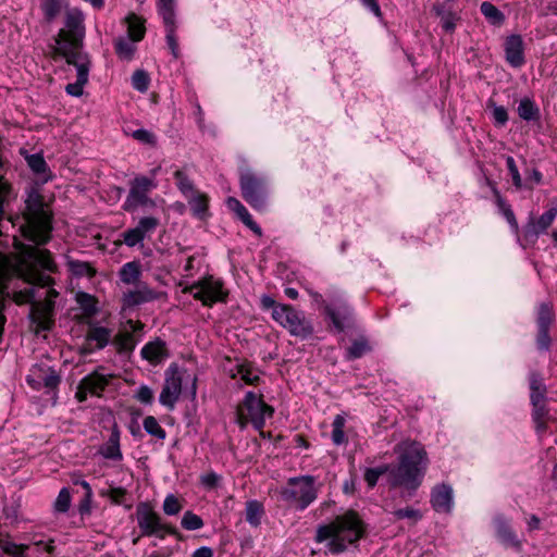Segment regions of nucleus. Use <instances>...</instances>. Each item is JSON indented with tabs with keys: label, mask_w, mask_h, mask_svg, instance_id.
<instances>
[{
	"label": "nucleus",
	"mask_w": 557,
	"mask_h": 557,
	"mask_svg": "<svg viewBox=\"0 0 557 557\" xmlns=\"http://www.w3.org/2000/svg\"><path fill=\"white\" fill-rule=\"evenodd\" d=\"M399 462L389 466L387 482L392 487H403L409 496L419 488L425 475L429 457L424 446L418 442H408L398 446Z\"/></svg>",
	"instance_id": "1"
},
{
	"label": "nucleus",
	"mask_w": 557,
	"mask_h": 557,
	"mask_svg": "<svg viewBox=\"0 0 557 557\" xmlns=\"http://www.w3.org/2000/svg\"><path fill=\"white\" fill-rule=\"evenodd\" d=\"M367 528L359 515L348 510L336 516L326 524L317 528L314 541L326 544L327 550L333 555L346 552L348 545H356L359 540L366 536Z\"/></svg>",
	"instance_id": "2"
},
{
	"label": "nucleus",
	"mask_w": 557,
	"mask_h": 557,
	"mask_svg": "<svg viewBox=\"0 0 557 557\" xmlns=\"http://www.w3.org/2000/svg\"><path fill=\"white\" fill-rule=\"evenodd\" d=\"M260 301L262 309L271 310L272 319L286 329L290 335L306 339L313 334L314 329L311 321L290 305L277 304L268 295H263Z\"/></svg>",
	"instance_id": "3"
},
{
	"label": "nucleus",
	"mask_w": 557,
	"mask_h": 557,
	"mask_svg": "<svg viewBox=\"0 0 557 557\" xmlns=\"http://www.w3.org/2000/svg\"><path fill=\"white\" fill-rule=\"evenodd\" d=\"M26 210L27 227L24 233L25 237L36 245L48 243L52 230L51 221L39 195L28 197Z\"/></svg>",
	"instance_id": "4"
},
{
	"label": "nucleus",
	"mask_w": 557,
	"mask_h": 557,
	"mask_svg": "<svg viewBox=\"0 0 557 557\" xmlns=\"http://www.w3.org/2000/svg\"><path fill=\"white\" fill-rule=\"evenodd\" d=\"M83 14L77 10L67 11L65 17V29H61L58 35L57 53L69 58L70 54H85L82 51L85 27L83 25Z\"/></svg>",
	"instance_id": "5"
},
{
	"label": "nucleus",
	"mask_w": 557,
	"mask_h": 557,
	"mask_svg": "<svg viewBox=\"0 0 557 557\" xmlns=\"http://www.w3.org/2000/svg\"><path fill=\"white\" fill-rule=\"evenodd\" d=\"M136 520L140 529L141 536H156L164 540L165 535H173L182 541L183 535L176 527L163 521L161 516L156 512L148 503H139L136 507Z\"/></svg>",
	"instance_id": "6"
},
{
	"label": "nucleus",
	"mask_w": 557,
	"mask_h": 557,
	"mask_svg": "<svg viewBox=\"0 0 557 557\" xmlns=\"http://www.w3.org/2000/svg\"><path fill=\"white\" fill-rule=\"evenodd\" d=\"M239 187L242 197L251 208L265 210L269 196L265 176L251 169H243L239 173Z\"/></svg>",
	"instance_id": "7"
},
{
	"label": "nucleus",
	"mask_w": 557,
	"mask_h": 557,
	"mask_svg": "<svg viewBox=\"0 0 557 557\" xmlns=\"http://www.w3.org/2000/svg\"><path fill=\"white\" fill-rule=\"evenodd\" d=\"M273 412V408L263 401L262 396L247 392L242 405L237 407L236 420L242 429L251 423L256 430H261L265 424V418L272 417Z\"/></svg>",
	"instance_id": "8"
},
{
	"label": "nucleus",
	"mask_w": 557,
	"mask_h": 557,
	"mask_svg": "<svg viewBox=\"0 0 557 557\" xmlns=\"http://www.w3.org/2000/svg\"><path fill=\"white\" fill-rule=\"evenodd\" d=\"M314 483L315 479L312 475L290 478L287 487L281 492L283 500L295 505L298 510H305L317 499L318 491Z\"/></svg>",
	"instance_id": "9"
},
{
	"label": "nucleus",
	"mask_w": 557,
	"mask_h": 557,
	"mask_svg": "<svg viewBox=\"0 0 557 557\" xmlns=\"http://www.w3.org/2000/svg\"><path fill=\"white\" fill-rule=\"evenodd\" d=\"M195 299L200 300L205 306H212L214 302H225L228 293L223 287V282L212 276L194 283L189 287Z\"/></svg>",
	"instance_id": "10"
},
{
	"label": "nucleus",
	"mask_w": 557,
	"mask_h": 557,
	"mask_svg": "<svg viewBox=\"0 0 557 557\" xmlns=\"http://www.w3.org/2000/svg\"><path fill=\"white\" fill-rule=\"evenodd\" d=\"M153 186L152 181L145 176L134 178L128 196L123 205L124 210L133 212L139 207H154V201L148 197V193Z\"/></svg>",
	"instance_id": "11"
},
{
	"label": "nucleus",
	"mask_w": 557,
	"mask_h": 557,
	"mask_svg": "<svg viewBox=\"0 0 557 557\" xmlns=\"http://www.w3.org/2000/svg\"><path fill=\"white\" fill-rule=\"evenodd\" d=\"M112 377V375H104L98 371L89 373L79 381L75 393L76 399L83 403L88 395L101 397Z\"/></svg>",
	"instance_id": "12"
},
{
	"label": "nucleus",
	"mask_w": 557,
	"mask_h": 557,
	"mask_svg": "<svg viewBox=\"0 0 557 557\" xmlns=\"http://www.w3.org/2000/svg\"><path fill=\"white\" fill-rule=\"evenodd\" d=\"M182 382L183 379L180 374L178 367L176 364H171L165 371V380L159 397V400L163 406L170 409L174 408L182 392Z\"/></svg>",
	"instance_id": "13"
},
{
	"label": "nucleus",
	"mask_w": 557,
	"mask_h": 557,
	"mask_svg": "<svg viewBox=\"0 0 557 557\" xmlns=\"http://www.w3.org/2000/svg\"><path fill=\"white\" fill-rule=\"evenodd\" d=\"M67 64H71L77 70V79L75 83L67 84L65 90L69 95L79 97L83 95V88L88 82V73L90 67V60L87 54H70L65 58Z\"/></svg>",
	"instance_id": "14"
},
{
	"label": "nucleus",
	"mask_w": 557,
	"mask_h": 557,
	"mask_svg": "<svg viewBox=\"0 0 557 557\" xmlns=\"http://www.w3.org/2000/svg\"><path fill=\"white\" fill-rule=\"evenodd\" d=\"M159 13L162 16L165 30H166V42L175 59L180 55L178 44L175 35V11L174 0H159Z\"/></svg>",
	"instance_id": "15"
},
{
	"label": "nucleus",
	"mask_w": 557,
	"mask_h": 557,
	"mask_svg": "<svg viewBox=\"0 0 557 557\" xmlns=\"http://www.w3.org/2000/svg\"><path fill=\"white\" fill-rule=\"evenodd\" d=\"M557 216V206L549 208L537 220L530 216L523 227V238L527 243L534 244L540 234L545 233Z\"/></svg>",
	"instance_id": "16"
},
{
	"label": "nucleus",
	"mask_w": 557,
	"mask_h": 557,
	"mask_svg": "<svg viewBox=\"0 0 557 557\" xmlns=\"http://www.w3.org/2000/svg\"><path fill=\"white\" fill-rule=\"evenodd\" d=\"M54 301H35L32 304L30 320L36 325V332L49 331L53 325Z\"/></svg>",
	"instance_id": "17"
},
{
	"label": "nucleus",
	"mask_w": 557,
	"mask_h": 557,
	"mask_svg": "<svg viewBox=\"0 0 557 557\" xmlns=\"http://www.w3.org/2000/svg\"><path fill=\"white\" fill-rule=\"evenodd\" d=\"M112 338V331L104 326L90 324L83 346L85 354H91L95 350L103 349Z\"/></svg>",
	"instance_id": "18"
},
{
	"label": "nucleus",
	"mask_w": 557,
	"mask_h": 557,
	"mask_svg": "<svg viewBox=\"0 0 557 557\" xmlns=\"http://www.w3.org/2000/svg\"><path fill=\"white\" fill-rule=\"evenodd\" d=\"M324 309L337 331L342 332L348 326L351 318V308L346 301L335 297L331 304L325 305Z\"/></svg>",
	"instance_id": "19"
},
{
	"label": "nucleus",
	"mask_w": 557,
	"mask_h": 557,
	"mask_svg": "<svg viewBox=\"0 0 557 557\" xmlns=\"http://www.w3.org/2000/svg\"><path fill=\"white\" fill-rule=\"evenodd\" d=\"M506 61L512 67H521L524 60V46L520 35H510L506 38L504 44Z\"/></svg>",
	"instance_id": "20"
},
{
	"label": "nucleus",
	"mask_w": 557,
	"mask_h": 557,
	"mask_svg": "<svg viewBox=\"0 0 557 557\" xmlns=\"http://www.w3.org/2000/svg\"><path fill=\"white\" fill-rule=\"evenodd\" d=\"M431 504L437 512H449L453 506V490L447 484H440L433 487Z\"/></svg>",
	"instance_id": "21"
},
{
	"label": "nucleus",
	"mask_w": 557,
	"mask_h": 557,
	"mask_svg": "<svg viewBox=\"0 0 557 557\" xmlns=\"http://www.w3.org/2000/svg\"><path fill=\"white\" fill-rule=\"evenodd\" d=\"M141 357L152 364H158L169 357L166 344L160 338L147 343L141 348Z\"/></svg>",
	"instance_id": "22"
},
{
	"label": "nucleus",
	"mask_w": 557,
	"mask_h": 557,
	"mask_svg": "<svg viewBox=\"0 0 557 557\" xmlns=\"http://www.w3.org/2000/svg\"><path fill=\"white\" fill-rule=\"evenodd\" d=\"M34 375L37 379L28 376L27 382L35 388H38L41 384L48 388H55L60 383V376L52 368L37 367L34 371Z\"/></svg>",
	"instance_id": "23"
},
{
	"label": "nucleus",
	"mask_w": 557,
	"mask_h": 557,
	"mask_svg": "<svg viewBox=\"0 0 557 557\" xmlns=\"http://www.w3.org/2000/svg\"><path fill=\"white\" fill-rule=\"evenodd\" d=\"M159 298V293L149 288L146 285L138 287L136 290H131L124 294L123 304L126 307H135L145 302L152 301Z\"/></svg>",
	"instance_id": "24"
},
{
	"label": "nucleus",
	"mask_w": 557,
	"mask_h": 557,
	"mask_svg": "<svg viewBox=\"0 0 557 557\" xmlns=\"http://www.w3.org/2000/svg\"><path fill=\"white\" fill-rule=\"evenodd\" d=\"M99 453L111 460H121L123 458L120 448V430L116 423L113 424L108 441L100 447Z\"/></svg>",
	"instance_id": "25"
},
{
	"label": "nucleus",
	"mask_w": 557,
	"mask_h": 557,
	"mask_svg": "<svg viewBox=\"0 0 557 557\" xmlns=\"http://www.w3.org/2000/svg\"><path fill=\"white\" fill-rule=\"evenodd\" d=\"M495 528L497 536L502 541V543H504L506 546H511L518 550L521 549V542L517 539L508 521L503 516H498L495 518Z\"/></svg>",
	"instance_id": "26"
},
{
	"label": "nucleus",
	"mask_w": 557,
	"mask_h": 557,
	"mask_svg": "<svg viewBox=\"0 0 557 557\" xmlns=\"http://www.w3.org/2000/svg\"><path fill=\"white\" fill-rule=\"evenodd\" d=\"M488 182V185L492 187V190H493V194H494V197H495V201H496V205L499 209V211L503 213V215L505 216V219L507 220L508 224L512 227V230L518 233L519 231V224H518V221L516 219V215L510 207V205H508L506 202V200L502 197L499 190L496 188V186L490 182Z\"/></svg>",
	"instance_id": "27"
},
{
	"label": "nucleus",
	"mask_w": 557,
	"mask_h": 557,
	"mask_svg": "<svg viewBox=\"0 0 557 557\" xmlns=\"http://www.w3.org/2000/svg\"><path fill=\"white\" fill-rule=\"evenodd\" d=\"M27 255L29 258L34 259L42 269L49 272H57L58 267L53 261L49 250L30 247Z\"/></svg>",
	"instance_id": "28"
},
{
	"label": "nucleus",
	"mask_w": 557,
	"mask_h": 557,
	"mask_svg": "<svg viewBox=\"0 0 557 557\" xmlns=\"http://www.w3.org/2000/svg\"><path fill=\"white\" fill-rule=\"evenodd\" d=\"M530 383V400H546V386L544 384L543 376L536 371H532L529 375Z\"/></svg>",
	"instance_id": "29"
},
{
	"label": "nucleus",
	"mask_w": 557,
	"mask_h": 557,
	"mask_svg": "<svg viewBox=\"0 0 557 557\" xmlns=\"http://www.w3.org/2000/svg\"><path fill=\"white\" fill-rule=\"evenodd\" d=\"M518 114L524 121H539L541 117L540 109L530 98H523L518 106Z\"/></svg>",
	"instance_id": "30"
},
{
	"label": "nucleus",
	"mask_w": 557,
	"mask_h": 557,
	"mask_svg": "<svg viewBox=\"0 0 557 557\" xmlns=\"http://www.w3.org/2000/svg\"><path fill=\"white\" fill-rule=\"evenodd\" d=\"M186 198L188 199V205L193 214L199 219H203L208 211L209 199L207 195L197 190L194 195H189V197Z\"/></svg>",
	"instance_id": "31"
},
{
	"label": "nucleus",
	"mask_w": 557,
	"mask_h": 557,
	"mask_svg": "<svg viewBox=\"0 0 557 557\" xmlns=\"http://www.w3.org/2000/svg\"><path fill=\"white\" fill-rule=\"evenodd\" d=\"M127 33L132 41H140L145 36L144 21L136 14L132 13L126 18Z\"/></svg>",
	"instance_id": "32"
},
{
	"label": "nucleus",
	"mask_w": 557,
	"mask_h": 557,
	"mask_svg": "<svg viewBox=\"0 0 557 557\" xmlns=\"http://www.w3.org/2000/svg\"><path fill=\"white\" fill-rule=\"evenodd\" d=\"M545 401L546 400L531 401V404L533 406L532 417L536 424V429L540 432H543L544 430H546V421L549 417V411L546 407Z\"/></svg>",
	"instance_id": "33"
},
{
	"label": "nucleus",
	"mask_w": 557,
	"mask_h": 557,
	"mask_svg": "<svg viewBox=\"0 0 557 557\" xmlns=\"http://www.w3.org/2000/svg\"><path fill=\"white\" fill-rule=\"evenodd\" d=\"M141 275L140 265L136 261L125 263L120 272V280L125 284H135L139 281Z\"/></svg>",
	"instance_id": "34"
},
{
	"label": "nucleus",
	"mask_w": 557,
	"mask_h": 557,
	"mask_svg": "<svg viewBox=\"0 0 557 557\" xmlns=\"http://www.w3.org/2000/svg\"><path fill=\"white\" fill-rule=\"evenodd\" d=\"M555 313L553 306L548 302H542L537 309L536 324L537 329H549L554 323Z\"/></svg>",
	"instance_id": "35"
},
{
	"label": "nucleus",
	"mask_w": 557,
	"mask_h": 557,
	"mask_svg": "<svg viewBox=\"0 0 557 557\" xmlns=\"http://www.w3.org/2000/svg\"><path fill=\"white\" fill-rule=\"evenodd\" d=\"M264 513L263 506L258 500H249L246 504V521L257 528L261 523Z\"/></svg>",
	"instance_id": "36"
},
{
	"label": "nucleus",
	"mask_w": 557,
	"mask_h": 557,
	"mask_svg": "<svg viewBox=\"0 0 557 557\" xmlns=\"http://www.w3.org/2000/svg\"><path fill=\"white\" fill-rule=\"evenodd\" d=\"M112 344L119 354H128L135 348V339L131 332L119 333L114 336Z\"/></svg>",
	"instance_id": "37"
},
{
	"label": "nucleus",
	"mask_w": 557,
	"mask_h": 557,
	"mask_svg": "<svg viewBox=\"0 0 557 557\" xmlns=\"http://www.w3.org/2000/svg\"><path fill=\"white\" fill-rule=\"evenodd\" d=\"M67 267L71 273L76 277H94L96 275V269L86 261L70 259L67 261Z\"/></svg>",
	"instance_id": "38"
},
{
	"label": "nucleus",
	"mask_w": 557,
	"mask_h": 557,
	"mask_svg": "<svg viewBox=\"0 0 557 557\" xmlns=\"http://www.w3.org/2000/svg\"><path fill=\"white\" fill-rule=\"evenodd\" d=\"M481 13L493 25L499 26L505 21V15L498 8L488 1H484L480 7Z\"/></svg>",
	"instance_id": "39"
},
{
	"label": "nucleus",
	"mask_w": 557,
	"mask_h": 557,
	"mask_svg": "<svg viewBox=\"0 0 557 557\" xmlns=\"http://www.w3.org/2000/svg\"><path fill=\"white\" fill-rule=\"evenodd\" d=\"M75 299L87 317H91L97 313V299L92 295L85 292H78Z\"/></svg>",
	"instance_id": "40"
},
{
	"label": "nucleus",
	"mask_w": 557,
	"mask_h": 557,
	"mask_svg": "<svg viewBox=\"0 0 557 557\" xmlns=\"http://www.w3.org/2000/svg\"><path fill=\"white\" fill-rule=\"evenodd\" d=\"M184 507L183 500L174 494L165 496L162 510L166 516H177Z\"/></svg>",
	"instance_id": "41"
},
{
	"label": "nucleus",
	"mask_w": 557,
	"mask_h": 557,
	"mask_svg": "<svg viewBox=\"0 0 557 557\" xmlns=\"http://www.w3.org/2000/svg\"><path fill=\"white\" fill-rule=\"evenodd\" d=\"M181 525L187 531H196L201 529L205 525V522L200 516L196 515L191 510H187L182 517Z\"/></svg>",
	"instance_id": "42"
},
{
	"label": "nucleus",
	"mask_w": 557,
	"mask_h": 557,
	"mask_svg": "<svg viewBox=\"0 0 557 557\" xmlns=\"http://www.w3.org/2000/svg\"><path fill=\"white\" fill-rule=\"evenodd\" d=\"M115 52L123 60H131L135 52V46L131 39L119 37L115 40Z\"/></svg>",
	"instance_id": "43"
},
{
	"label": "nucleus",
	"mask_w": 557,
	"mask_h": 557,
	"mask_svg": "<svg viewBox=\"0 0 557 557\" xmlns=\"http://www.w3.org/2000/svg\"><path fill=\"white\" fill-rule=\"evenodd\" d=\"M174 178L176 181L178 189L185 197H189V195H194L195 191H197L194 187L191 180H189L185 172L181 170L175 171Z\"/></svg>",
	"instance_id": "44"
},
{
	"label": "nucleus",
	"mask_w": 557,
	"mask_h": 557,
	"mask_svg": "<svg viewBox=\"0 0 557 557\" xmlns=\"http://www.w3.org/2000/svg\"><path fill=\"white\" fill-rule=\"evenodd\" d=\"M145 431L150 434L151 436H154L158 440H164L166 436V433L164 429L159 424L157 419L152 416H148L144 419L143 422Z\"/></svg>",
	"instance_id": "45"
},
{
	"label": "nucleus",
	"mask_w": 557,
	"mask_h": 557,
	"mask_svg": "<svg viewBox=\"0 0 557 557\" xmlns=\"http://www.w3.org/2000/svg\"><path fill=\"white\" fill-rule=\"evenodd\" d=\"M389 475V465H383L376 468H368L364 472V481L369 487H374L381 475Z\"/></svg>",
	"instance_id": "46"
},
{
	"label": "nucleus",
	"mask_w": 557,
	"mask_h": 557,
	"mask_svg": "<svg viewBox=\"0 0 557 557\" xmlns=\"http://www.w3.org/2000/svg\"><path fill=\"white\" fill-rule=\"evenodd\" d=\"M345 418L341 414H337L332 423V441L335 445H341L346 441L344 428H345Z\"/></svg>",
	"instance_id": "47"
},
{
	"label": "nucleus",
	"mask_w": 557,
	"mask_h": 557,
	"mask_svg": "<svg viewBox=\"0 0 557 557\" xmlns=\"http://www.w3.org/2000/svg\"><path fill=\"white\" fill-rule=\"evenodd\" d=\"M434 11L436 15L441 17L442 27L447 32H453L455 29V21L456 16L453 12L447 11L442 5H435Z\"/></svg>",
	"instance_id": "48"
},
{
	"label": "nucleus",
	"mask_w": 557,
	"mask_h": 557,
	"mask_svg": "<svg viewBox=\"0 0 557 557\" xmlns=\"http://www.w3.org/2000/svg\"><path fill=\"white\" fill-rule=\"evenodd\" d=\"M160 224V220L156 216H145L138 221L136 228L139 230L141 235L146 237L147 235L153 233Z\"/></svg>",
	"instance_id": "49"
},
{
	"label": "nucleus",
	"mask_w": 557,
	"mask_h": 557,
	"mask_svg": "<svg viewBox=\"0 0 557 557\" xmlns=\"http://www.w3.org/2000/svg\"><path fill=\"white\" fill-rule=\"evenodd\" d=\"M149 75L144 70L135 71L132 76L133 87L140 92L147 91L149 87Z\"/></svg>",
	"instance_id": "50"
},
{
	"label": "nucleus",
	"mask_w": 557,
	"mask_h": 557,
	"mask_svg": "<svg viewBox=\"0 0 557 557\" xmlns=\"http://www.w3.org/2000/svg\"><path fill=\"white\" fill-rule=\"evenodd\" d=\"M370 350L368 342L363 338L354 341L351 346L347 349L349 359H357L362 357L367 351Z\"/></svg>",
	"instance_id": "51"
},
{
	"label": "nucleus",
	"mask_w": 557,
	"mask_h": 557,
	"mask_svg": "<svg viewBox=\"0 0 557 557\" xmlns=\"http://www.w3.org/2000/svg\"><path fill=\"white\" fill-rule=\"evenodd\" d=\"M392 513L397 520L409 519L413 523L422 519L421 511L411 507L396 509Z\"/></svg>",
	"instance_id": "52"
},
{
	"label": "nucleus",
	"mask_w": 557,
	"mask_h": 557,
	"mask_svg": "<svg viewBox=\"0 0 557 557\" xmlns=\"http://www.w3.org/2000/svg\"><path fill=\"white\" fill-rule=\"evenodd\" d=\"M41 8L46 20L51 22L60 13L61 3L60 0H42Z\"/></svg>",
	"instance_id": "53"
},
{
	"label": "nucleus",
	"mask_w": 557,
	"mask_h": 557,
	"mask_svg": "<svg viewBox=\"0 0 557 557\" xmlns=\"http://www.w3.org/2000/svg\"><path fill=\"white\" fill-rule=\"evenodd\" d=\"M70 506H71L70 491H69V488L63 487L60 491V493L54 502V509L58 512H66L70 509Z\"/></svg>",
	"instance_id": "54"
},
{
	"label": "nucleus",
	"mask_w": 557,
	"mask_h": 557,
	"mask_svg": "<svg viewBox=\"0 0 557 557\" xmlns=\"http://www.w3.org/2000/svg\"><path fill=\"white\" fill-rule=\"evenodd\" d=\"M237 218L250 230L252 231L257 236H262V230L261 227L252 220L249 211L247 208L242 210L238 214H236Z\"/></svg>",
	"instance_id": "55"
},
{
	"label": "nucleus",
	"mask_w": 557,
	"mask_h": 557,
	"mask_svg": "<svg viewBox=\"0 0 557 557\" xmlns=\"http://www.w3.org/2000/svg\"><path fill=\"white\" fill-rule=\"evenodd\" d=\"M488 107L493 109L492 115L496 125L503 126L508 121L507 110L502 106H496L492 100L488 101Z\"/></svg>",
	"instance_id": "56"
},
{
	"label": "nucleus",
	"mask_w": 557,
	"mask_h": 557,
	"mask_svg": "<svg viewBox=\"0 0 557 557\" xmlns=\"http://www.w3.org/2000/svg\"><path fill=\"white\" fill-rule=\"evenodd\" d=\"M82 487L85 490V496L79 503L78 511L82 516H84V515H88L90 512L92 490H91L89 483H82Z\"/></svg>",
	"instance_id": "57"
},
{
	"label": "nucleus",
	"mask_w": 557,
	"mask_h": 557,
	"mask_svg": "<svg viewBox=\"0 0 557 557\" xmlns=\"http://www.w3.org/2000/svg\"><path fill=\"white\" fill-rule=\"evenodd\" d=\"M507 169L511 175L513 185L520 189L522 187V178L517 168L516 161L511 156L506 157Z\"/></svg>",
	"instance_id": "58"
},
{
	"label": "nucleus",
	"mask_w": 557,
	"mask_h": 557,
	"mask_svg": "<svg viewBox=\"0 0 557 557\" xmlns=\"http://www.w3.org/2000/svg\"><path fill=\"white\" fill-rule=\"evenodd\" d=\"M123 240L124 243L128 246V247H134L136 246L137 244H139L140 242L144 240V236L141 235V233L139 232V230L136 228V226L134 228H129L127 231H125L123 234Z\"/></svg>",
	"instance_id": "59"
},
{
	"label": "nucleus",
	"mask_w": 557,
	"mask_h": 557,
	"mask_svg": "<svg viewBox=\"0 0 557 557\" xmlns=\"http://www.w3.org/2000/svg\"><path fill=\"white\" fill-rule=\"evenodd\" d=\"M549 329H537L536 346L539 350L547 351L550 348L552 339Z\"/></svg>",
	"instance_id": "60"
},
{
	"label": "nucleus",
	"mask_w": 557,
	"mask_h": 557,
	"mask_svg": "<svg viewBox=\"0 0 557 557\" xmlns=\"http://www.w3.org/2000/svg\"><path fill=\"white\" fill-rule=\"evenodd\" d=\"M27 163H28L29 168L35 173H38V174L44 173L47 169V163H46L45 159L39 154H32L27 159Z\"/></svg>",
	"instance_id": "61"
},
{
	"label": "nucleus",
	"mask_w": 557,
	"mask_h": 557,
	"mask_svg": "<svg viewBox=\"0 0 557 557\" xmlns=\"http://www.w3.org/2000/svg\"><path fill=\"white\" fill-rule=\"evenodd\" d=\"M132 136L136 140L141 141L144 144L154 146L157 143L156 136L151 132L144 128L134 131Z\"/></svg>",
	"instance_id": "62"
},
{
	"label": "nucleus",
	"mask_w": 557,
	"mask_h": 557,
	"mask_svg": "<svg viewBox=\"0 0 557 557\" xmlns=\"http://www.w3.org/2000/svg\"><path fill=\"white\" fill-rule=\"evenodd\" d=\"M238 373L245 383L250 385H256L259 382V375L250 368L240 366L238 369Z\"/></svg>",
	"instance_id": "63"
},
{
	"label": "nucleus",
	"mask_w": 557,
	"mask_h": 557,
	"mask_svg": "<svg viewBox=\"0 0 557 557\" xmlns=\"http://www.w3.org/2000/svg\"><path fill=\"white\" fill-rule=\"evenodd\" d=\"M29 283L34 284V285H37V286H41V287H47V286H50L54 283L53 278L49 275H45L40 272H35L30 275L29 280H28Z\"/></svg>",
	"instance_id": "64"
}]
</instances>
